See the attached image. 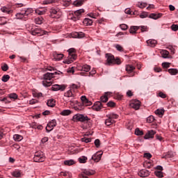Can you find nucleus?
<instances>
[{"label":"nucleus","instance_id":"43","mask_svg":"<svg viewBox=\"0 0 178 178\" xmlns=\"http://www.w3.org/2000/svg\"><path fill=\"white\" fill-rule=\"evenodd\" d=\"M114 47L116 48L117 51H119L120 52H123L124 51V49H123V47L120 44H115Z\"/></svg>","mask_w":178,"mask_h":178},{"label":"nucleus","instance_id":"59","mask_svg":"<svg viewBox=\"0 0 178 178\" xmlns=\"http://www.w3.org/2000/svg\"><path fill=\"white\" fill-rule=\"evenodd\" d=\"M95 145L97 148H99V145H101V141H99V139H96L95 140Z\"/></svg>","mask_w":178,"mask_h":178},{"label":"nucleus","instance_id":"53","mask_svg":"<svg viewBox=\"0 0 178 178\" xmlns=\"http://www.w3.org/2000/svg\"><path fill=\"white\" fill-rule=\"evenodd\" d=\"M10 99H17V95L16 93H11L9 95Z\"/></svg>","mask_w":178,"mask_h":178},{"label":"nucleus","instance_id":"5","mask_svg":"<svg viewBox=\"0 0 178 178\" xmlns=\"http://www.w3.org/2000/svg\"><path fill=\"white\" fill-rule=\"evenodd\" d=\"M81 13H84V9L77 10L72 13V17H71V20L73 22H77V20H80V17H81Z\"/></svg>","mask_w":178,"mask_h":178},{"label":"nucleus","instance_id":"15","mask_svg":"<svg viewBox=\"0 0 178 178\" xmlns=\"http://www.w3.org/2000/svg\"><path fill=\"white\" fill-rule=\"evenodd\" d=\"M55 74H58L57 72H55L54 73H49L47 72L43 75L44 80H51V79H54L55 77Z\"/></svg>","mask_w":178,"mask_h":178},{"label":"nucleus","instance_id":"31","mask_svg":"<svg viewBox=\"0 0 178 178\" xmlns=\"http://www.w3.org/2000/svg\"><path fill=\"white\" fill-rule=\"evenodd\" d=\"M55 99H50L47 101V106H51V108H54L55 106Z\"/></svg>","mask_w":178,"mask_h":178},{"label":"nucleus","instance_id":"30","mask_svg":"<svg viewBox=\"0 0 178 178\" xmlns=\"http://www.w3.org/2000/svg\"><path fill=\"white\" fill-rule=\"evenodd\" d=\"M91 70V67L88 65H83L81 67V72H90V70Z\"/></svg>","mask_w":178,"mask_h":178},{"label":"nucleus","instance_id":"50","mask_svg":"<svg viewBox=\"0 0 178 178\" xmlns=\"http://www.w3.org/2000/svg\"><path fill=\"white\" fill-rule=\"evenodd\" d=\"M35 23H36V24H42V18L37 17L35 19Z\"/></svg>","mask_w":178,"mask_h":178},{"label":"nucleus","instance_id":"54","mask_svg":"<svg viewBox=\"0 0 178 178\" xmlns=\"http://www.w3.org/2000/svg\"><path fill=\"white\" fill-rule=\"evenodd\" d=\"M157 97H160V98H166L167 95L163 92H159L157 93Z\"/></svg>","mask_w":178,"mask_h":178},{"label":"nucleus","instance_id":"23","mask_svg":"<svg viewBox=\"0 0 178 178\" xmlns=\"http://www.w3.org/2000/svg\"><path fill=\"white\" fill-rule=\"evenodd\" d=\"M54 58L56 60H62L63 58V54H58L56 52H54L53 54Z\"/></svg>","mask_w":178,"mask_h":178},{"label":"nucleus","instance_id":"37","mask_svg":"<svg viewBox=\"0 0 178 178\" xmlns=\"http://www.w3.org/2000/svg\"><path fill=\"white\" fill-rule=\"evenodd\" d=\"M1 12L3 13H8V15H10L12 13V10H8L6 7H3L1 8Z\"/></svg>","mask_w":178,"mask_h":178},{"label":"nucleus","instance_id":"63","mask_svg":"<svg viewBox=\"0 0 178 178\" xmlns=\"http://www.w3.org/2000/svg\"><path fill=\"white\" fill-rule=\"evenodd\" d=\"M143 165L147 169H151V163L150 162L144 163Z\"/></svg>","mask_w":178,"mask_h":178},{"label":"nucleus","instance_id":"64","mask_svg":"<svg viewBox=\"0 0 178 178\" xmlns=\"http://www.w3.org/2000/svg\"><path fill=\"white\" fill-rule=\"evenodd\" d=\"M115 104L113 102H109L107 103V106H110L111 108L115 107Z\"/></svg>","mask_w":178,"mask_h":178},{"label":"nucleus","instance_id":"2","mask_svg":"<svg viewBox=\"0 0 178 178\" xmlns=\"http://www.w3.org/2000/svg\"><path fill=\"white\" fill-rule=\"evenodd\" d=\"M67 52L69 54V56L67 57V59L65 60V63L70 65V63H72V62H74V60H76L77 55H76V49L73 48L68 49Z\"/></svg>","mask_w":178,"mask_h":178},{"label":"nucleus","instance_id":"49","mask_svg":"<svg viewBox=\"0 0 178 178\" xmlns=\"http://www.w3.org/2000/svg\"><path fill=\"white\" fill-rule=\"evenodd\" d=\"M72 0H62L63 6H69Z\"/></svg>","mask_w":178,"mask_h":178},{"label":"nucleus","instance_id":"39","mask_svg":"<svg viewBox=\"0 0 178 178\" xmlns=\"http://www.w3.org/2000/svg\"><path fill=\"white\" fill-rule=\"evenodd\" d=\"M13 138L15 141H22L23 140V137L19 134L14 135Z\"/></svg>","mask_w":178,"mask_h":178},{"label":"nucleus","instance_id":"33","mask_svg":"<svg viewBox=\"0 0 178 178\" xmlns=\"http://www.w3.org/2000/svg\"><path fill=\"white\" fill-rule=\"evenodd\" d=\"M168 73H170V74H172V76H175L176 74H177L178 71L177 69L175 68H170L168 70Z\"/></svg>","mask_w":178,"mask_h":178},{"label":"nucleus","instance_id":"42","mask_svg":"<svg viewBox=\"0 0 178 178\" xmlns=\"http://www.w3.org/2000/svg\"><path fill=\"white\" fill-rule=\"evenodd\" d=\"M64 164L67 165V166H72V165H74V161L67 160V161H64Z\"/></svg>","mask_w":178,"mask_h":178},{"label":"nucleus","instance_id":"34","mask_svg":"<svg viewBox=\"0 0 178 178\" xmlns=\"http://www.w3.org/2000/svg\"><path fill=\"white\" fill-rule=\"evenodd\" d=\"M71 113L72 111L70 110H63L61 111L60 115H62V116H69Z\"/></svg>","mask_w":178,"mask_h":178},{"label":"nucleus","instance_id":"52","mask_svg":"<svg viewBox=\"0 0 178 178\" xmlns=\"http://www.w3.org/2000/svg\"><path fill=\"white\" fill-rule=\"evenodd\" d=\"M155 120V118L152 115H150L147 118V123H152Z\"/></svg>","mask_w":178,"mask_h":178},{"label":"nucleus","instance_id":"48","mask_svg":"<svg viewBox=\"0 0 178 178\" xmlns=\"http://www.w3.org/2000/svg\"><path fill=\"white\" fill-rule=\"evenodd\" d=\"M9 79H10V76L9 75H3L1 80L2 81H3V83H6L9 80Z\"/></svg>","mask_w":178,"mask_h":178},{"label":"nucleus","instance_id":"28","mask_svg":"<svg viewBox=\"0 0 178 178\" xmlns=\"http://www.w3.org/2000/svg\"><path fill=\"white\" fill-rule=\"evenodd\" d=\"M84 3V0H76L73 3L74 6H81Z\"/></svg>","mask_w":178,"mask_h":178},{"label":"nucleus","instance_id":"16","mask_svg":"<svg viewBox=\"0 0 178 178\" xmlns=\"http://www.w3.org/2000/svg\"><path fill=\"white\" fill-rule=\"evenodd\" d=\"M156 133V132L154 130L147 131L144 136L145 140H148V138H154V136H155Z\"/></svg>","mask_w":178,"mask_h":178},{"label":"nucleus","instance_id":"36","mask_svg":"<svg viewBox=\"0 0 178 178\" xmlns=\"http://www.w3.org/2000/svg\"><path fill=\"white\" fill-rule=\"evenodd\" d=\"M87 156H82L81 157L79 158V162L80 163H86V162H87Z\"/></svg>","mask_w":178,"mask_h":178},{"label":"nucleus","instance_id":"62","mask_svg":"<svg viewBox=\"0 0 178 178\" xmlns=\"http://www.w3.org/2000/svg\"><path fill=\"white\" fill-rule=\"evenodd\" d=\"M171 29L172 30V31H177V30H178V25L177 24H172L171 26Z\"/></svg>","mask_w":178,"mask_h":178},{"label":"nucleus","instance_id":"22","mask_svg":"<svg viewBox=\"0 0 178 178\" xmlns=\"http://www.w3.org/2000/svg\"><path fill=\"white\" fill-rule=\"evenodd\" d=\"M147 44L148 45V47H151L152 48H154V47H155V45H156V44H158V42L155 40H147Z\"/></svg>","mask_w":178,"mask_h":178},{"label":"nucleus","instance_id":"6","mask_svg":"<svg viewBox=\"0 0 178 178\" xmlns=\"http://www.w3.org/2000/svg\"><path fill=\"white\" fill-rule=\"evenodd\" d=\"M34 162H44L45 161V156L42 152H36L33 157Z\"/></svg>","mask_w":178,"mask_h":178},{"label":"nucleus","instance_id":"10","mask_svg":"<svg viewBox=\"0 0 178 178\" xmlns=\"http://www.w3.org/2000/svg\"><path fill=\"white\" fill-rule=\"evenodd\" d=\"M129 105L131 108H133V109H135L136 111H138V109H140L141 102H140L139 100L134 99L131 102Z\"/></svg>","mask_w":178,"mask_h":178},{"label":"nucleus","instance_id":"26","mask_svg":"<svg viewBox=\"0 0 178 178\" xmlns=\"http://www.w3.org/2000/svg\"><path fill=\"white\" fill-rule=\"evenodd\" d=\"M136 67L131 65H128L126 66V70L128 73H133Z\"/></svg>","mask_w":178,"mask_h":178},{"label":"nucleus","instance_id":"56","mask_svg":"<svg viewBox=\"0 0 178 178\" xmlns=\"http://www.w3.org/2000/svg\"><path fill=\"white\" fill-rule=\"evenodd\" d=\"M140 19H145V17H148V13L147 12H143L140 15Z\"/></svg>","mask_w":178,"mask_h":178},{"label":"nucleus","instance_id":"60","mask_svg":"<svg viewBox=\"0 0 178 178\" xmlns=\"http://www.w3.org/2000/svg\"><path fill=\"white\" fill-rule=\"evenodd\" d=\"M139 29H141L142 33H144V31H148V27L145 26H139Z\"/></svg>","mask_w":178,"mask_h":178},{"label":"nucleus","instance_id":"40","mask_svg":"<svg viewBox=\"0 0 178 178\" xmlns=\"http://www.w3.org/2000/svg\"><path fill=\"white\" fill-rule=\"evenodd\" d=\"M137 6L140 9H144V8H147V3L138 2Z\"/></svg>","mask_w":178,"mask_h":178},{"label":"nucleus","instance_id":"25","mask_svg":"<svg viewBox=\"0 0 178 178\" xmlns=\"http://www.w3.org/2000/svg\"><path fill=\"white\" fill-rule=\"evenodd\" d=\"M138 29H140V26H131L129 33L134 35L137 33V30H138Z\"/></svg>","mask_w":178,"mask_h":178},{"label":"nucleus","instance_id":"4","mask_svg":"<svg viewBox=\"0 0 178 178\" xmlns=\"http://www.w3.org/2000/svg\"><path fill=\"white\" fill-rule=\"evenodd\" d=\"M81 100L82 101L83 105H81L80 108L75 107L76 111H81V109H84V106H90V105H92V102L88 100V99H87V97L86 96H81Z\"/></svg>","mask_w":178,"mask_h":178},{"label":"nucleus","instance_id":"11","mask_svg":"<svg viewBox=\"0 0 178 178\" xmlns=\"http://www.w3.org/2000/svg\"><path fill=\"white\" fill-rule=\"evenodd\" d=\"M49 12H50L49 16L52 19H59V17H60V15H59V10L55 8H51Z\"/></svg>","mask_w":178,"mask_h":178},{"label":"nucleus","instance_id":"19","mask_svg":"<svg viewBox=\"0 0 178 178\" xmlns=\"http://www.w3.org/2000/svg\"><path fill=\"white\" fill-rule=\"evenodd\" d=\"M86 35L83 32H75L72 34L73 38H83Z\"/></svg>","mask_w":178,"mask_h":178},{"label":"nucleus","instance_id":"18","mask_svg":"<svg viewBox=\"0 0 178 178\" xmlns=\"http://www.w3.org/2000/svg\"><path fill=\"white\" fill-rule=\"evenodd\" d=\"M163 16V14L162 13H152L149 15V17L150 19H154V20H157V19H161Z\"/></svg>","mask_w":178,"mask_h":178},{"label":"nucleus","instance_id":"46","mask_svg":"<svg viewBox=\"0 0 178 178\" xmlns=\"http://www.w3.org/2000/svg\"><path fill=\"white\" fill-rule=\"evenodd\" d=\"M42 84H43L44 87H51V86L52 85V82L43 81Z\"/></svg>","mask_w":178,"mask_h":178},{"label":"nucleus","instance_id":"13","mask_svg":"<svg viewBox=\"0 0 178 178\" xmlns=\"http://www.w3.org/2000/svg\"><path fill=\"white\" fill-rule=\"evenodd\" d=\"M65 88H66V86L65 85H58V84L54 85L51 87L52 91H59V90L60 91H65Z\"/></svg>","mask_w":178,"mask_h":178},{"label":"nucleus","instance_id":"29","mask_svg":"<svg viewBox=\"0 0 178 178\" xmlns=\"http://www.w3.org/2000/svg\"><path fill=\"white\" fill-rule=\"evenodd\" d=\"M173 157V153L172 152H168L165 154H164L162 156L163 159H168V158Z\"/></svg>","mask_w":178,"mask_h":178},{"label":"nucleus","instance_id":"35","mask_svg":"<svg viewBox=\"0 0 178 178\" xmlns=\"http://www.w3.org/2000/svg\"><path fill=\"white\" fill-rule=\"evenodd\" d=\"M113 123H115V120L111 119L110 118L106 119L105 121V124L106 126H111V124H113Z\"/></svg>","mask_w":178,"mask_h":178},{"label":"nucleus","instance_id":"44","mask_svg":"<svg viewBox=\"0 0 178 178\" xmlns=\"http://www.w3.org/2000/svg\"><path fill=\"white\" fill-rule=\"evenodd\" d=\"M154 175L157 177H163V172H162V171H158L156 170L154 172Z\"/></svg>","mask_w":178,"mask_h":178},{"label":"nucleus","instance_id":"55","mask_svg":"<svg viewBox=\"0 0 178 178\" xmlns=\"http://www.w3.org/2000/svg\"><path fill=\"white\" fill-rule=\"evenodd\" d=\"M55 0H44L43 1V5H49V3H54Z\"/></svg>","mask_w":178,"mask_h":178},{"label":"nucleus","instance_id":"8","mask_svg":"<svg viewBox=\"0 0 178 178\" xmlns=\"http://www.w3.org/2000/svg\"><path fill=\"white\" fill-rule=\"evenodd\" d=\"M74 88L76 90L77 86L74 84L70 90L64 93V97L67 98H74V97H76V94L74 93Z\"/></svg>","mask_w":178,"mask_h":178},{"label":"nucleus","instance_id":"32","mask_svg":"<svg viewBox=\"0 0 178 178\" xmlns=\"http://www.w3.org/2000/svg\"><path fill=\"white\" fill-rule=\"evenodd\" d=\"M156 115H158L160 118H162L163 116V113H165V110L163 109H157L155 111Z\"/></svg>","mask_w":178,"mask_h":178},{"label":"nucleus","instance_id":"38","mask_svg":"<svg viewBox=\"0 0 178 178\" xmlns=\"http://www.w3.org/2000/svg\"><path fill=\"white\" fill-rule=\"evenodd\" d=\"M13 176H14V177H20V176H22V172H20V170H17L14 171L12 173Z\"/></svg>","mask_w":178,"mask_h":178},{"label":"nucleus","instance_id":"27","mask_svg":"<svg viewBox=\"0 0 178 178\" xmlns=\"http://www.w3.org/2000/svg\"><path fill=\"white\" fill-rule=\"evenodd\" d=\"M83 24H85V26H92V19H90L89 18H86L83 20Z\"/></svg>","mask_w":178,"mask_h":178},{"label":"nucleus","instance_id":"58","mask_svg":"<svg viewBox=\"0 0 178 178\" xmlns=\"http://www.w3.org/2000/svg\"><path fill=\"white\" fill-rule=\"evenodd\" d=\"M168 49L170 51L171 55H175V48H173V46H169Z\"/></svg>","mask_w":178,"mask_h":178},{"label":"nucleus","instance_id":"1","mask_svg":"<svg viewBox=\"0 0 178 178\" xmlns=\"http://www.w3.org/2000/svg\"><path fill=\"white\" fill-rule=\"evenodd\" d=\"M106 65L112 66L113 65H120L122 61L119 58H115V56L112 54H106Z\"/></svg>","mask_w":178,"mask_h":178},{"label":"nucleus","instance_id":"9","mask_svg":"<svg viewBox=\"0 0 178 178\" xmlns=\"http://www.w3.org/2000/svg\"><path fill=\"white\" fill-rule=\"evenodd\" d=\"M56 120H52L50 121L46 127L47 132L49 133L50 131H52L54 130V127H56Z\"/></svg>","mask_w":178,"mask_h":178},{"label":"nucleus","instance_id":"3","mask_svg":"<svg viewBox=\"0 0 178 178\" xmlns=\"http://www.w3.org/2000/svg\"><path fill=\"white\" fill-rule=\"evenodd\" d=\"M72 120L73 122H82L83 123H86V122L90 120V118L83 114L78 113L73 116Z\"/></svg>","mask_w":178,"mask_h":178},{"label":"nucleus","instance_id":"17","mask_svg":"<svg viewBox=\"0 0 178 178\" xmlns=\"http://www.w3.org/2000/svg\"><path fill=\"white\" fill-rule=\"evenodd\" d=\"M149 171H148L147 170H141L139 172H138V175L140 177H148V176H149Z\"/></svg>","mask_w":178,"mask_h":178},{"label":"nucleus","instance_id":"14","mask_svg":"<svg viewBox=\"0 0 178 178\" xmlns=\"http://www.w3.org/2000/svg\"><path fill=\"white\" fill-rule=\"evenodd\" d=\"M104 108V104L101 102H96L92 106L93 111H99L102 108Z\"/></svg>","mask_w":178,"mask_h":178},{"label":"nucleus","instance_id":"61","mask_svg":"<svg viewBox=\"0 0 178 178\" xmlns=\"http://www.w3.org/2000/svg\"><path fill=\"white\" fill-rule=\"evenodd\" d=\"M120 27L122 30H127L129 29V26L125 24H120Z\"/></svg>","mask_w":178,"mask_h":178},{"label":"nucleus","instance_id":"24","mask_svg":"<svg viewBox=\"0 0 178 178\" xmlns=\"http://www.w3.org/2000/svg\"><path fill=\"white\" fill-rule=\"evenodd\" d=\"M33 12H34L33 8H24V15L25 16H29V15H31V13H33Z\"/></svg>","mask_w":178,"mask_h":178},{"label":"nucleus","instance_id":"57","mask_svg":"<svg viewBox=\"0 0 178 178\" xmlns=\"http://www.w3.org/2000/svg\"><path fill=\"white\" fill-rule=\"evenodd\" d=\"M162 55L163 58H168L169 56V51L168 50H163Z\"/></svg>","mask_w":178,"mask_h":178},{"label":"nucleus","instance_id":"20","mask_svg":"<svg viewBox=\"0 0 178 178\" xmlns=\"http://www.w3.org/2000/svg\"><path fill=\"white\" fill-rule=\"evenodd\" d=\"M102 156V154H99V152H97L92 156V159L95 161V162H99V161H101Z\"/></svg>","mask_w":178,"mask_h":178},{"label":"nucleus","instance_id":"45","mask_svg":"<svg viewBox=\"0 0 178 178\" xmlns=\"http://www.w3.org/2000/svg\"><path fill=\"white\" fill-rule=\"evenodd\" d=\"M135 134L136 136H143V135H144V132H143V131L140 130V129L137 128L135 130Z\"/></svg>","mask_w":178,"mask_h":178},{"label":"nucleus","instance_id":"21","mask_svg":"<svg viewBox=\"0 0 178 178\" xmlns=\"http://www.w3.org/2000/svg\"><path fill=\"white\" fill-rule=\"evenodd\" d=\"M108 95H111V92H107L105 93V95L101 97L100 99L102 104H106V102H108Z\"/></svg>","mask_w":178,"mask_h":178},{"label":"nucleus","instance_id":"51","mask_svg":"<svg viewBox=\"0 0 178 178\" xmlns=\"http://www.w3.org/2000/svg\"><path fill=\"white\" fill-rule=\"evenodd\" d=\"M81 140L83 143H91V138H90L83 137Z\"/></svg>","mask_w":178,"mask_h":178},{"label":"nucleus","instance_id":"12","mask_svg":"<svg viewBox=\"0 0 178 178\" xmlns=\"http://www.w3.org/2000/svg\"><path fill=\"white\" fill-rule=\"evenodd\" d=\"M95 173V171L92 170H83V173L81 175V176L83 178H88L87 176H92V175H94Z\"/></svg>","mask_w":178,"mask_h":178},{"label":"nucleus","instance_id":"47","mask_svg":"<svg viewBox=\"0 0 178 178\" xmlns=\"http://www.w3.org/2000/svg\"><path fill=\"white\" fill-rule=\"evenodd\" d=\"M107 118H110L112 120H113V119H118V118H119V115L112 113L107 115Z\"/></svg>","mask_w":178,"mask_h":178},{"label":"nucleus","instance_id":"41","mask_svg":"<svg viewBox=\"0 0 178 178\" xmlns=\"http://www.w3.org/2000/svg\"><path fill=\"white\" fill-rule=\"evenodd\" d=\"M15 17L17 19H22L26 16L24 15V13H18L15 15Z\"/></svg>","mask_w":178,"mask_h":178},{"label":"nucleus","instance_id":"7","mask_svg":"<svg viewBox=\"0 0 178 178\" xmlns=\"http://www.w3.org/2000/svg\"><path fill=\"white\" fill-rule=\"evenodd\" d=\"M48 32L43 31L42 29H40V28H36V29H32L31 30V34H32V35H38L39 37H40L41 35H45V34H47Z\"/></svg>","mask_w":178,"mask_h":178}]
</instances>
